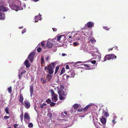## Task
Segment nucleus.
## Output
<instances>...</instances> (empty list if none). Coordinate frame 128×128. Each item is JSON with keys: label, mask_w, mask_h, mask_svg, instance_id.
<instances>
[{"label": "nucleus", "mask_w": 128, "mask_h": 128, "mask_svg": "<svg viewBox=\"0 0 128 128\" xmlns=\"http://www.w3.org/2000/svg\"><path fill=\"white\" fill-rule=\"evenodd\" d=\"M64 88L63 86L61 85L60 87H57L55 88L56 90L57 89L58 93L59 95L60 99L61 100L64 99L65 97L64 96L66 95L63 90Z\"/></svg>", "instance_id": "f257e3e1"}, {"label": "nucleus", "mask_w": 128, "mask_h": 128, "mask_svg": "<svg viewBox=\"0 0 128 128\" xmlns=\"http://www.w3.org/2000/svg\"><path fill=\"white\" fill-rule=\"evenodd\" d=\"M10 1H9V3L10 4V8L12 10H14L16 11L18 10H22L23 9V8L20 7V6H21V2L19 0H17L16 1L17 5L13 3L11 4Z\"/></svg>", "instance_id": "f03ea898"}, {"label": "nucleus", "mask_w": 128, "mask_h": 128, "mask_svg": "<svg viewBox=\"0 0 128 128\" xmlns=\"http://www.w3.org/2000/svg\"><path fill=\"white\" fill-rule=\"evenodd\" d=\"M21 68L20 69L18 70V76L19 77V79H20L22 78V76H24V77H25V76H24V75H25V74L26 73V70H24L20 73V72H21Z\"/></svg>", "instance_id": "7ed1b4c3"}, {"label": "nucleus", "mask_w": 128, "mask_h": 128, "mask_svg": "<svg viewBox=\"0 0 128 128\" xmlns=\"http://www.w3.org/2000/svg\"><path fill=\"white\" fill-rule=\"evenodd\" d=\"M94 23L92 21H90L88 22L85 24V26H87L88 28H91L93 27L94 26Z\"/></svg>", "instance_id": "20e7f679"}, {"label": "nucleus", "mask_w": 128, "mask_h": 128, "mask_svg": "<svg viewBox=\"0 0 128 128\" xmlns=\"http://www.w3.org/2000/svg\"><path fill=\"white\" fill-rule=\"evenodd\" d=\"M35 55V53L34 52H32L28 56V58L30 60L31 62L33 61V58Z\"/></svg>", "instance_id": "39448f33"}, {"label": "nucleus", "mask_w": 128, "mask_h": 128, "mask_svg": "<svg viewBox=\"0 0 128 128\" xmlns=\"http://www.w3.org/2000/svg\"><path fill=\"white\" fill-rule=\"evenodd\" d=\"M24 120L25 122H26V120H28V122H27V123H28L30 122V117L29 114L27 113H25L24 114Z\"/></svg>", "instance_id": "423d86ee"}, {"label": "nucleus", "mask_w": 128, "mask_h": 128, "mask_svg": "<svg viewBox=\"0 0 128 128\" xmlns=\"http://www.w3.org/2000/svg\"><path fill=\"white\" fill-rule=\"evenodd\" d=\"M23 104L25 106L26 108L27 109L29 108L30 106V102L27 100L24 101V104L23 103Z\"/></svg>", "instance_id": "0eeeda50"}, {"label": "nucleus", "mask_w": 128, "mask_h": 128, "mask_svg": "<svg viewBox=\"0 0 128 128\" xmlns=\"http://www.w3.org/2000/svg\"><path fill=\"white\" fill-rule=\"evenodd\" d=\"M52 40L50 39H49L46 43V46L48 48H51L52 46Z\"/></svg>", "instance_id": "6e6552de"}, {"label": "nucleus", "mask_w": 128, "mask_h": 128, "mask_svg": "<svg viewBox=\"0 0 128 128\" xmlns=\"http://www.w3.org/2000/svg\"><path fill=\"white\" fill-rule=\"evenodd\" d=\"M116 58V56L113 54H111L107 55V58L108 60L111 59L113 60Z\"/></svg>", "instance_id": "1a4fd4ad"}, {"label": "nucleus", "mask_w": 128, "mask_h": 128, "mask_svg": "<svg viewBox=\"0 0 128 128\" xmlns=\"http://www.w3.org/2000/svg\"><path fill=\"white\" fill-rule=\"evenodd\" d=\"M73 106L74 108V109L75 110V112H76V110H77L80 107V105L79 104H74Z\"/></svg>", "instance_id": "9d476101"}, {"label": "nucleus", "mask_w": 128, "mask_h": 128, "mask_svg": "<svg viewBox=\"0 0 128 128\" xmlns=\"http://www.w3.org/2000/svg\"><path fill=\"white\" fill-rule=\"evenodd\" d=\"M88 40L89 42H90L92 44L95 43L96 42V40L93 38L90 37H89L88 38Z\"/></svg>", "instance_id": "9b49d317"}, {"label": "nucleus", "mask_w": 128, "mask_h": 128, "mask_svg": "<svg viewBox=\"0 0 128 128\" xmlns=\"http://www.w3.org/2000/svg\"><path fill=\"white\" fill-rule=\"evenodd\" d=\"M52 96V100L53 101L56 102L58 100L57 98L58 95L56 94L55 95H53Z\"/></svg>", "instance_id": "f8f14e48"}, {"label": "nucleus", "mask_w": 128, "mask_h": 128, "mask_svg": "<svg viewBox=\"0 0 128 128\" xmlns=\"http://www.w3.org/2000/svg\"><path fill=\"white\" fill-rule=\"evenodd\" d=\"M35 22H38V21L41 19V15L40 14L38 16H36L35 17Z\"/></svg>", "instance_id": "ddd939ff"}, {"label": "nucleus", "mask_w": 128, "mask_h": 128, "mask_svg": "<svg viewBox=\"0 0 128 128\" xmlns=\"http://www.w3.org/2000/svg\"><path fill=\"white\" fill-rule=\"evenodd\" d=\"M84 66H85V69L86 70H92L93 69V68L90 66H89L88 65L84 64Z\"/></svg>", "instance_id": "4468645a"}, {"label": "nucleus", "mask_w": 128, "mask_h": 128, "mask_svg": "<svg viewBox=\"0 0 128 128\" xmlns=\"http://www.w3.org/2000/svg\"><path fill=\"white\" fill-rule=\"evenodd\" d=\"M24 64L26 66V68H28L30 66V64L29 63L28 60H26L24 62Z\"/></svg>", "instance_id": "2eb2a0df"}, {"label": "nucleus", "mask_w": 128, "mask_h": 128, "mask_svg": "<svg viewBox=\"0 0 128 128\" xmlns=\"http://www.w3.org/2000/svg\"><path fill=\"white\" fill-rule=\"evenodd\" d=\"M33 91V85H32L30 86V96L31 97H32Z\"/></svg>", "instance_id": "dca6fc26"}, {"label": "nucleus", "mask_w": 128, "mask_h": 128, "mask_svg": "<svg viewBox=\"0 0 128 128\" xmlns=\"http://www.w3.org/2000/svg\"><path fill=\"white\" fill-rule=\"evenodd\" d=\"M5 14L1 12H0V20H4L5 19Z\"/></svg>", "instance_id": "f3484780"}, {"label": "nucleus", "mask_w": 128, "mask_h": 128, "mask_svg": "<svg viewBox=\"0 0 128 128\" xmlns=\"http://www.w3.org/2000/svg\"><path fill=\"white\" fill-rule=\"evenodd\" d=\"M100 120L101 122L104 124L106 122V119L105 118L102 116L100 119Z\"/></svg>", "instance_id": "a211bd4d"}, {"label": "nucleus", "mask_w": 128, "mask_h": 128, "mask_svg": "<svg viewBox=\"0 0 128 128\" xmlns=\"http://www.w3.org/2000/svg\"><path fill=\"white\" fill-rule=\"evenodd\" d=\"M52 77V76L51 75L47 74L46 75V78L48 80H50Z\"/></svg>", "instance_id": "6ab92c4d"}, {"label": "nucleus", "mask_w": 128, "mask_h": 128, "mask_svg": "<svg viewBox=\"0 0 128 128\" xmlns=\"http://www.w3.org/2000/svg\"><path fill=\"white\" fill-rule=\"evenodd\" d=\"M24 100V98L23 96L22 95H20V96L19 101L22 103V104H23V101Z\"/></svg>", "instance_id": "aec40b11"}, {"label": "nucleus", "mask_w": 128, "mask_h": 128, "mask_svg": "<svg viewBox=\"0 0 128 128\" xmlns=\"http://www.w3.org/2000/svg\"><path fill=\"white\" fill-rule=\"evenodd\" d=\"M46 103H43L40 105V108L41 109L44 108H46Z\"/></svg>", "instance_id": "412c9836"}, {"label": "nucleus", "mask_w": 128, "mask_h": 128, "mask_svg": "<svg viewBox=\"0 0 128 128\" xmlns=\"http://www.w3.org/2000/svg\"><path fill=\"white\" fill-rule=\"evenodd\" d=\"M51 69H54V68L52 66V64H50L48 66L47 68V70H50Z\"/></svg>", "instance_id": "4be33fe9"}, {"label": "nucleus", "mask_w": 128, "mask_h": 128, "mask_svg": "<svg viewBox=\"0 0 128 128\" xmlns=\"http://www.w3.org/2000/svg\"><path fill=\"white\" fill-rule=\"evenodd\" d=\"M58 63V61H56L52 63L51 64H52V66L54 68V67L55 65H56Z\"/></svg>", "instance_id": "5701e85b"}, {"label": "nucleus", "mask_w": 128, "mask_h": 128, "mask_svg": "<svg viewBox=\"0 0 128 128\" xmlns=\"http://www.w3.org/2000/svg\"><path fill=\"white\" fill-rule=\"evenodd\" d=\"M63 36L62 35H60L57 37V40L58 42H59L60 40V38Z\"/></svg>", "instance_id": "b1692460"}, {"label": "nucleus", "mask_w": 128, "mask_h": 128, "mask_svg": "<svg viewBox=\"0 0 128 128\" xmlns=\"http://www.w3.org/2000/svg\"><path fill=\"white\" fill-rule=\"evenodd\" d=\"M70 77L72 78H73L74 77V75H75V74L73 72H70Z\"/></svg>", "instance_id": "393cba45"}, {"label": "nucleus", "mask_w": 128, "mask_h": 128, "mask_svg": "<svg viewBox=\"0 0 128 128\" xmlns=\"http://www.w3.org/2000/svg\"><path fill=\"white\" fill-rule=\"evenodd\" d=\"M53 69L48 70V73L50 74H52L54 72V71L53 70Z\"/></svg>", "instance_id": "a878e982"}, {"label": "nucleus", "mask_w": 128, "mask_h": 128, "mask_svg": "<svg viewBox=\"0 0 128 128\" xmlns=\"http://www.w3.org/2000/svg\"><path fill=\"white\" fill-rule=\"evenodd\" d=\"M23 116H24L23 113V112H22V113L21 114L20 117V120H21L22 121L23 120Z\"/></svg>", "instance_id": "bb28decb"}, {"label": "nucleus", "mask_w": 128, "mask_h": 128, "mask_svg": "<svg viewBox=\"0 0 128 128\" xmlns=\"http://www.w3.org/2000/svg\"><path fill=\"white\" fill-rule=\"evenodd\" d=\"M89 107L87 105L85 106L83 110L84 112L86 111L89 108Z\"/></svg>", "instance_id": "cd10ccee"}, {"label": "nucleus", "mask_w": 128, "mask_h": 128, "mask_svg": "<svg viewBox=\"0 0 128 128\" xmlns=\"http://www.w3.org/2000/svg\"><path fill=\"white\" fill-rule=\"evenodd\" d=\"M59 66H57L56 68L55 72V74H56L58 71L59 69Z\"/></svg>", "instance_id": "c85d7f7f"}, {"label": "nucleus", "mask_w": 128, "mask_h": 128, "mask_svg": "<svg viewBox=\"0 0 128 128\" xmlns=\"http://www.w3.org/2000/svg\"><path fill=\"white\" fill-rule=\"evenodd\" d=\"M41 63L42 64H43L44 62V59L43 57H42L41 58Z\"/></svg>", "instance_id": "c756f323"}, {"label": "nucleus", "mask_w": 128, "mask_h": 128, "mask_svg": "<svg viewBox=\"0 0 128 128\" xmlns=\"http://www.w3.org/2000/svg\"><path fill=\"white\" fill-rule=\"evenodd\" d=\"M50 92L52 94V96H53V95H55L56 94H55L54 90H50Z\"/></svg>", "instance_id": "7c9ffc66"}, {"label": "nucleus", "mask_w": 128, "mask_h": 128, "mask_svg": "<svg viewBox=\"0 0 128 128\" xmlns=\"http://www.w3.org/2000/svg\"><path fill=\"white\" fill-rule=\"evenodd\" d=\"M104 116H105L108 117L109 116V114L107 112H104Z\"/></svg>", "instance_id": "2f4dec72"}, {"label": "nucleus", "mask_w": 128, "mask_h": 128, "mask_svg": "<svg viewBox=\"0 0 128 128\" xmlns=\"http://www.w3.org/2000/svg\"><path fill=\"white\" fill-rule=\"evenodd\" d=\"M33 126V124L32 123H30L28 124V127L29 128H32Z\"/></svg>", "instance_id": "473e14b6"}, {"label": "nucleus", "mask_w": 128, "mask_h": 128, "mask_svg": "<svg viewBox=\"0 0 128 128\" xmlns=\"http://www.w3.org/2000/svg\"><path fill=\"white\" fill-rule=\"evenodd\" d=\"M88 62H90L91 63L93 64H95L96 62V61L95 60L90 61V60H89L88 61Z\"/></svg>", "instance_id": "72a5a7b5"}, {"label": "nucleus", "mask_w": 128, "mask_h": 128, "mask_svg": "<svg viewBox=\"0 0 128 128\" xmlns=\"http://www.w3.org/2000/svg\"><path fill=\"white\" fill-rule=\"evenodd\" d=\"M65 72V70L64 68H62L61 70V73L60 75L62 74L63 73H64Z\"/></svg>", "instance_id": "f704fd0d"}, {"label": "nucleus", "mask_w": 128, "mask_h": 128, "mask_svg": "<svg viewBox=\"0 0 128 128\" xmlns=\"http://www.w3.org/2000/svg\"><path fill=\"white\" fill-rule=\"evenodd\" d=\"M5 110V111H6V113L7 114H9V112L8 111V108L6 107V108Z\"/></svg>", "instance_id": "c9c22d12"}, {"label": "nucleus", "mask_w": 128, "mask_h": 128, "mask_svg": "<svg viewBox=\"0 0 128 128\" xmlns=\"http://www.w3.org/2000/svg\"><path fill=\"white\" fill-rule=\"evenodd\" d=\"M8 92L10 93L12 91V88L11 87H10L8 88Z\"/></svg>", "instance_id": "e433bc0d"}, {"label": "nucleus", "mask_w": 128, "mask_h": 128, "mask_svg": "<svg viewBox=\"0 0 128 128\" xmlns=\"http://www.w3.org/2000/svg\"><path fill=\"white\" fill-rule=\"evenodd\" d=\"M83 109L82 108H79L77 110V112H80L83 110Z\"/></svg>", "instance_id": "4c0bfd02"}, {"label": "nucleus", "mask_w": 128, "mask_h": 128, "mask_svg": "<svg viewBox=\"0 0 128 128\" xmlns=\"http://www.w3.org/2000/svg\"><path fill=\"white\" fill-rule=\"evenodd\" d=\"M74 46H76L79 44V43L76 42H74L73 43Z\"/></svg>", "instance_id": "58836bf2"}, {"label": "nucleus", "mask_w": 128, "mask_h": 128, "mask_svg": "<svg viewBox=\"0 0 128 128\" xmlns=\"http://www.w3.org/2000/svg\"><path fill=\"white\" fill-rule=\"evenodd\" d=\"M41 50V48L40 47H38L37 49V51L38 52H40Z\"/></svg>", "instance_id": "ea45409f"}, {"label": "nucleus", "mask_w": 128, "mask_h": 128, "mask_svg": "<svg viewBox=\"0 0 128 128\" xmlns=\"http://www.w3.org/2000/svg\"><path fill=\"white\" fill-rule=\"evenodd\" d=\"M107 60H108L107 55L105 56L104 58V62L106 61Z\"/></svg>", "instance_id": "a19ab883"}, {"label": "nucleus", "mask_w": 128, "mask_h": 128, "mask_svg": "<svg viewBox=\"0 0 128 128\" xmlns=\"http://www.w3.org/2000/svg\"><path fill=\"white\" fill-rule=\"evenodd\" d=\"M113 119L116 120V116L115 114H113Z\"/></svg>", "instance_id": "79ce46f5"}, {"label": "nucleus", "mask_w": 128, "mask_h": 128, "mask_svg": "<svg viewBox=\"0 0 128 128\" xmlns=\"http://www.w3.org/2000/svg\"><path fill=\"white\" fill-rule=\"evenodd\" d=\"M55 103L53 102H51L50 104V105L51 106H54L55 105Z\"/></svg>", "instance_id": "37998d69"}, {"label": "nucleus", "mask_w": 128, "mask_h": 128, "mask_svg": "<svg viewBox=\"0 0 128 128\" xmlns=\"http://www.w3.org/2000/svg\"><path fill=\"white\" fill-rule=\"evenodd\" d=\"M26 31V30L25 28H24L22 31V34H23L25 33Z\"/></svg>", "instance_id": "c03bdc74"}, {"label": "nucleus", "mask_w": 128, "mask_h": 128, "mask_svg": "<svg viewBox=\"0 0 128 128\" xmlns=\"http://www.w3.org/2000/svg\"><path fill=\"white\" fill-rule=\"evenodd\" d=\"M66 121V120L65 119H59V121L60 122H63Z\"/></svg>", "instance_id": "a18cd8bd"}, {"label": "nucleus", "mask_w": 128, "mask_h": 128, "mask_svg": "<svg viewBox=\"0 0 128 128\" xmlns=\"http://www.w3.org/2000/svg\"><path fill=\"white\" fill-rule=\"evenodd\" d=\"M51 100L50 99H48L46 100V102L48 104H49L51 103Z\"/></svg>", "instance_id": "49530a36"}, {"label": "nucleus", "mask_w": 128, "mask_h": 128, "mask_svg": "<svg viewBox=\"0 0 128 128\" xmlns=\"http://www.w3.org/2000/svg\"><path fill=\"white\" fill-rule=\"evenodd\" d=\"M10 118L9 116H5L4 117V119L6 120L9 119Z\"/></svg>", "instance_id": "de8ad7c7"}, {"label": "nucleus", "mask_w": 128, "mask_h": 128, "mask_svg": "<svg viewBox=\"0 0 128 128\" xmlns=\"http://www.w3.org/2000/svg\"><path fill=\"white\" fill-rule=\"evenodd\" d=\"M42 45V47H45V45L43 43V42H42L41 43H40Z\"/></svg>", "instance_id": "09e8293b"}, {"label": "nucleus", "mask_w": 128, "mask_h": 128, "mask_svg": "<svg viewBox=\"0 0 128 128\" xmlns=\"http://www.w3.org/2000/svg\"><path fill=\"white\" fill-rule=\"evenodd\" d=\"M93 105H94V104L93 103H90V104H88V105L87 106H88L89 108L91 106Z\"/></svg>", "instance_id": "8fccbe9b"}, {"label": "nucleus", "mask_w": 128, "mask_h": 128, "mask_svg": "<svg viewBox=\"0 0 128 128\" xmlns=\"http://www.w3.org/2000/svg\"><path fill=\"white\" fill-rule=\"evenodd\" d=\"M37 106L35 105H34V108L35 110L37 112L38 109L36 108Z\"/></svg>", "instance_id": "3c124183"}, {"label": "nucleus", "mask_w": 128, "mask_h": 128, "mask_svg": "<svg viewBox=\"0 0 128 128\" xmlns=\"http://www.w3.org/2000/svg\"><path fill=\"white\" fill-rule=\"evenodd\" d=\"M115 120H116L113 119L112 120V122L114 124L116 123V122L115 121Z\"/></svg>", "instance_id": "603ef678"}, {"label": "nucleus", "mask_w": 128, "mask_h": 128, "mask_svg": "<svg viewBox=\"0 0 128 128\" xmlns=\"http://www.w3.org/2000/svg\"><path fill=\"white\" fill-rule=\"evenodd\" d=\"M61 117L62 118H64L66 116H65L64 114L63 113L61 114Z\"/></svg>", "instance_id": "864d4df0"}, {"label": "nucleus", "mask_w": 128, "mask_h": 128, "mask_svg": "<svg viewBox=\"0 0 128 128\" xmlns=\"http://www.w3.org/2000/svg\"><path fill=\"white\" fill-rule=\"evenodd\" d=\"M18 126V125L17 124H14V128H16V127Z\"/></svg>", "instance_id": "5fc2aeb1"}, {"label": "nucleus", "mask_w": 128, "mask_h": 128, "mask_svg": "<svg viewBox=\"0 0 128 128\" xmlns=\"http://www.w3.org/2000/svg\"><path fill=\"white\" fill-rule=\"evenodd\" d=\"M52 29L54 32H56L57 30V29L56 28H52Z\"/></svg>", "instance_id": "6e6d98bb"}, {"label": "nucleus", "mask_w": 128, "mask_h": 128, "mask_svg": "<svg viewBox=\"0 0 128 128\" xmlns=\"http://www.w3.org/2000/svg\"><path fill=\"white\" fill-rule=\"evenodd\" d=\"M66 69H68L69 68V66L68 65H66Z\"/></svg>", "instance_id": "4d7b16f0"}, {"label": "nucleus", "mask_w": 128, "mask_h": 128, "mask_svg": "<svg viewBox=\"0 0 128 128\" xmlns=\"http://www.w3.org/2000/svg\"><path fill=\"white\" fill-rule=\"evenodd\" d=\"M66 55V54L64 53H62V56H64Z\"/></svg>", "instance_id": "13d9d810"}, {"label": "nucleus", "mask_w": 128, "mask_h": 128, "mask_svg": "<svg viewBox=\"0 0 128 128\" xmlns=\"http://www.w3.org/2000/svg\"><path fill=\"white\" fill-rule=\"evenodd\" d=\"M46 82V80H44L42 82L43 84H44Z\"/></svg>", "instance_id": "bf43d9fd"}, {"label": "nucleus", "mask_w": 128, "mask_h": 128, "mask_svg": "<svg viewBox=\"0 0 128 128\" xmlns=\"http://www.w3.org/2000/svg\"><path fill=\"white\" fill-rule=\"evenodd\" d=\"M22 5L24 6V8H25L26 7V5L25 4H22Z\"/></svg>", "instance_id": "052dcab7"}, {"label": "nucleus", "mask_w": 128, "mask_h": 128, "mask_svg": "<svg viewBox=\"0 0 128 128\" xmlns=\"http://www.w3.org/2000/svg\"><path fill=\"white\" fill-rule=\"evenodd\" d=\"M33 1L34 2H37L39 0H33Z\"/></svg>", "instance_id": "680f3d73"}, {"label": "nucleus", "mask_w": 128, "mask_h": 128, "mask_svg": "<svg viewBox=\"0 0 128 128\" xmlns=\"http://www.w3.org/2000/svg\"><path fill=\"white\" fill-rule=\"evenodd\" d=\"M64 114H65L66 115H67V112H66V111H64Z\"/></svg>", "instance_id": "e2e57ef3"}, {"label": "nucleus", "mask_w": 128, "mask_h": 128, "mask_svg": "<svg viewBox=\"0 0 128 128\" xmlns=\"http://www.w3.org/2000/svg\"><path fill=\"white\" fill-rule=\"evenodd\" d=\"M23 28V27L22 26L19 27V28L20 29H22Z\"/></svg>", "instance_id": "0e129e2a"}, {"label": "nucleus", "mask_w": 128, "mask_h": 128, "mask_svg": "<svg viewBox=\"0 0 128 128\" xmlns=\"http://www.w3.org/2000/svg\"><path fill=\"white\" fill-rule=\"evenodd\" d=\"M48 58H49V57H46V60H48Z\"/></svg>", "instance_id": "69168bd1"}, {"label": "nucleus", "mask_w": 128, "mask_h": 128, "mask_svg": "<svg viewBox=\"0 0 128 128\" xmlns=\"http://www.w3.org/2000/svg\"><path fill=\"white\" fill-rule=\"evenodd\" d=\"M112 48H111L109 49L108 50V51H110V50H112Z\"/></svg>", "instance_id": "338daca9"}, {"label": "nucleus", "mask_w": 128, "mask_h": 128, "mask_svg": "<svg viewBox=\"0 0 128 128\" xmlns=\"http://www.w3.org/2000/svg\"><path fill=\"white\" fill-rule=\"evenodd\" d=\"M47 68L48 67H45L44 68V69L45 70H46L47 69Z\"/></svg>", "instance_id": "774afa93"}]
</instances>
